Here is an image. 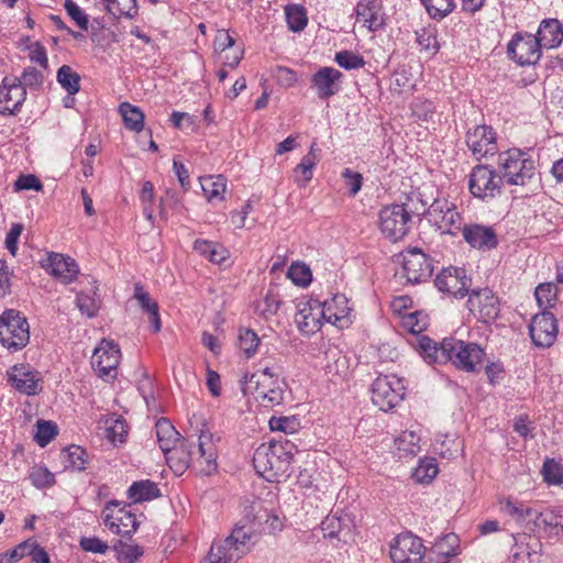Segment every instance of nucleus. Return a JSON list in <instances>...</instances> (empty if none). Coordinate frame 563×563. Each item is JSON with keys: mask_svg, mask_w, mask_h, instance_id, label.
Here are the masks:
<instances>
[{"mask_svg": "<svg viewBox=\"0 0 563 563\" xmlns=\"http://www.w3.org/2000/svg\"><path fill=\"white\" fill-rule=\"evenodd\" d=\"M131 505L118 500L107 503L103 510L104 525L115 534L131 537L139 528L135 514L130 509Z\"/></svg>", "mask_w": 563, "mask_h": 563, "instance_id": "nucleus-13", "label": "nucleus"}, {"mask_svg": "<svg viewBox=\"0 0 563 563\" xmlns=\"http://www.w3.org/2000/svg\"><path fill=\"white\" fill-rule=\"evenodd\" d=\"M286 20L292 32L302 31L308 23L306 9L300 4H288L285 8Z\"/></svg>", "mask_w": 563, "mask_h": 563, "instance_id": "nucleus-37", "label": "nucleus"}, {"mask_svg": "<svg viewBox=\"0 0 563 563\" xmlns=\"http://www.w3.org/2000/svg\"><path fill=\"white\" fill-rule=\"evenodd\" d=\"M541 43L533 35L517 33L508 43L507 51L519 65H534L541 57Z\"/></svg>", "mask_w": 563, "mask_h": 563, "instance_id": "nucleus-19", "label": "nucleus"}, {"mask_svg": "<svg viewBox=\"0 0 563 563\" xmlns=\"http://www.w3.org/2000/svg\"><path fill=\"white\" fill-rule=\"evenodd\" d=\"M438 472L435 459H424L415 468L412 477L418 483H429L437 476Z\"/></svg>", "mask_w": 563, "mask_h": 563, "instance_id": "nucleus-45", "label": "nucleus"}, {"mask_svg": "<svg viewBox=\"0 0 563 563\" xmlns=\"http://www.w3.org/2000/svg\"><path fill=\"white\" fill-rule=\"evenodd\" d=\"M427 12L432 19L442 20L451 13L455 7L453 0H421Z\"/></svg>", "mask_w": 563, "mask_h": 563, "instance_id": "nucleus-44", "label": "nucleus"}, {"mask_svg": "<svg viewBox=\"0 0 563 563\" xmlns=\"http://www.w3.org/2000/svg\"><path fill=\"white\" fill-rule=\"evenodd\" d=\"M156 435L161 450L167 454L176 446V430L172 422L166 418H161L156 422Z\"/></svg>", "mask_w": 563, "mask_h": 563, "instance_id": "nucleus-32", "label": "nucleus"}, {"mask_svg": "<svg viewBox=\"0 0 563 563\" xmlns=\"http://www.w3.org/2000/svg\"><path fill=\"white\" fill-rule=\"evenodd\" d=\"M241 389L244 395H253L264 407L279 405L284 398V390L278 379L266 377L263 374L245 375L241 379Z\"/></svg>", "mask_w": 563, "mask_h": 563, "instance_id": "nucleus-9", "label": "nucleus"}, {"mask_svg": "<svg viewBox=\"0 0 563 563\" xmlns=\"http://www.w3.org/2000/svg\"><path fill=\"white\" fill-rule=\"evenodd\" d=\"M46 268L49 269L52 275L62 278L66 284L71 283L78 274L75 261L57 253L48 256Z\"/></svg>", "mask_w": 563, "mask_h": 563, "instance_id": "nucleus-27", "label": "nucleus"}, {"mask_svg": "<svg viewBox=\"0 0 563 563\" xmlns=\"http://www.w3.org/2000/svg\"><path fill=\"white\" fill-rule=\"evenodd\" d=\"M397 448L405 455H417L420 451L419 437L413 431H405L396 441Z\"/></svg>", "mask_w": 563, "mask_h": 563, "instance_id": "nucleus-50", "label": "nucleus"}, {"mask_svg": "<svg viewBox=\"0 0 563 563\" xmlns=\"http://www.w3.org/2000/svg\"><path fill=\"white\" fill-rule=\"evenodd\" d=\"M191 432L187 438L178 431V476L190 468L197 475H211L218 468L217 448L212 434L205 431V420L194 413L188 419Z\"/></svg>", "mask_w": 563, "mask_h": 563, "instance_id": "nucleus-1", "label": "nucleus"}, {"mask_svg": "<svg viewBox=\"0 0 563 563\" xmlns=\"http://www.w3.org/2000/svg\"><path fill=\"white\" fill-rule=\"evenodd\" d=\"M97 289H98L97 286L92 287V289H91L92 295L85 294L84 291H80L76 298V303H77V307L80 310V312L82 314H87L90 318L96 316L98 312V309H99V301L96 298Z\"/></svg>", "mask_w": 563, "mask_h": 563, "instance_id": "nucleus-46", "label": "nucleus"}, {"mask_svg": "<svg viewBox=\"0 0 563 563\" xmlns=\"http://www.w3.org/2000/svg\"><path fill=\"white\" fill-rule=\"evenodd\" d=\"M128 430L123 419H113L110 426L106 428V438L112 443H123L125 441Z\"/></svg>", "mask_w": 563, "mask_h": 563, "instance_id": "nucleus-54", "label": "nucleus"}, {"mask_svg": "<svg viewBox=\"0 0 563 563\" xmlns=\"http://www.w3.org/2000/svg\"><path fill=\"white\" fill-rule=\"evenodd\" d=\"M468 294V309L479 321L488 323L498 317L499 300L489 288L474 289Z\"/></svg>", "mask_w": 563, "mask_h": 563, "instance_id": "nucleus-17", "label": "nucleus"}, {"mask_svg": "<svg viewBox=\"0 0 563 563\" xmlns=\"http://www.w3.org/2000/svg\"><path fill=\"white\" fill-rule=\"evenodd\" d=\"M401 255L402 269L408 283L419 284L431 277V261L420 249H408Z\"/></svg>", "mask_w": 563, "mask_h": 563, "instance_id": "nucleus-16", "label": "nucleus"}, {"mask_svg": "<svg viewBox=\"0 0 563 563\" xmlns=\"http://www.w3.org/2000/svg\"><path fill=\"white\" fill-rule=\"evenodd\" d=\"M351 310L347 298L338 294L322 306L318 300L298 303L295 322L301 332L310 334L320 329V319L343 327L342 322L349 318Z\"/></svg>", "mask_w": 563, "mask_h": 563, "instance_id": "nucleus-4", "label": "nucleus"}, {"mask_svg": "<svg viewBox=\"0 0 563 563\" xmlns=\"http://www.w3.org/2000/svg\"><path fill=\"white\" fill-rule=\"evenodd\" d=\"M342 73L333 67H322L312 76V84L320 99L334 96L340 89Z\"/></svg>", "mask_w": 563, "mask_h": 563, "instance_id": "nucleus-25", "label": "nucleus"}, {"mask_svg": "<svg viewBox=\"0 0 563 563\" xmlns=\"http://www.w3.org/2000/svg\"><path fill=\"white\" fill-rule=\"evenodd\" d=\"M342 177L344 178V181L346 186L350 187V195L355 196L363 184V177L360 173L353 172L350 168H345L342 173Z\"/></svg>", "mask_w": 563, "mask_h": 563, "instance_id": "nucleus-63", "label": "nucleus"}, {"mask_svg": "<svg viewBox=\"0 0 563 563\" xmlns=\"http://www.w3.org/2000/svg\"><path fill=\"white\" fill-rule=\"evenodd\" d=\"M419 347L429 363L451 362L456 368L476 372L481 368L484 351L476 343L445 338L437 343L428 336L419 339Z\"/></svg>", "mask_w": 563, "mask_h": 563, "instance_id": "nucleus-2", "label": "nucleus"}, {"mask_svg": "<svg viewBox=\"0 0 563 563\" xmlns=\"http://www.w3.org/2000/svg\"><path fill=\"white\" fill-rule=\"evenodd\" d=\"M30 341L27 319L18 310L7 309L0 316V343L9 351L22 350Z\"/></svg>", "mask_w": 563, "mask_h": 563, "instance_id": "nucleus-8", "label": "nucleus"}, {"mask_svg": "<svg viewBox=\"0 0 563 563\" xmlns=\"http://www.w3.org/2000/svg\"><path fill=\"white\" fill-rule=\"evenodd\" d=\"M503 177L488 165H476L468 177L471 194L478 199H493L501 195Z\"/></svg>", "mask_w": 563, "mask_h": 563, "instance_id": "nucleus-11", "label": "nucleus"}, {"mask_svg": "<svg viewBox=\"0 0 563 563\" xmlns=\"http://www.w3.org/2000/svg\"><path fill=\"white\" fill-rule=\"evenodd\" d=\"M257 534L252 527L236 523L230 536L212 544L207 556L208 563H236L251 551Z\"/></svg>", "mask_w": 563, "mask_h": 563, "instance_id": "nucleus-5", "label": "nucleus"}, {"mask_svg": "<svg viewBox=\"0 0 563 563\" xmlns=\"http://www.w3.org/2000/svg\"><path fill=\"white\" fill-rule=\"evenodd\" d=\"M22 231H23V224H21V223H13L11 225L9 232L7 233L4 243H5L7 250L9 251V253L12 256L16 255V252H18V241H19V238H20Z\"/></svg>", "mask_w": 563, "mask_h": 563, "instance_id": "nucleus-61", "label": "nucleus"}, {"mask_svg": "<svg viewBox=\"0 0 563 563\" xmlns=\"http://www.w3.org/2000/svg\"><path fill=\"white\" fill-rule=\"evenodd\" d=\"M434 284L440 291L463 298L470 292L471 279L464 269L449 267L437 275Z\"/></svg>", "mask_w": 563, "mask_h": 563, "instance_id": "nucleus-21", "label": "nucleus"}, {"mask_svg": "<svg viewBox=\"0 0 563 563\" xmlns=\"http://www.w3.org/2000/svg\"><path fill=\"white\" fill-rule=\"evenodd\" d=\"M7 379L12 388L23 395L34 396L42 390L41 374L29 364H15L10 367L7 371Z\"/></svg>", "mask_w": 563, "mask_h": 563, "instance_id": "nucleus-15", "label": "nucleus"}, {"mask_svg": "<svg viewBox=\"0 0 563 563\" xmlns=\"http://www.w3.org/2000/svg\"><path fill=\"white\" fill-rule=\"evenodd\" d=\"M31 549V542L24 541L16 545L14 549L4 553L0 556V563H13L15 561L21 560L22 558L29 555V550Z\"/></svg>", "mask_w": 563, "mask_h": 563, "instance_id": "nucleus-59", "label": "nucleus"}, {"mask_svg": "<svg viewBox=\"0 0 563 563\" xmlns=\"http://www.w3.org/2000/svg\"><path fill=\"white\" fill-rule=\"evenodd\" d=\"M558 291L559 285L553 283H543L536 288L534 296L543 311L554 306Z\"/></svg>", "mask_w": 563, "mask_h": 563, "instance_id": "nucleus-39", "label": "nucleus"}, {"mask_svg": "<svg viewBox=\"0 0 563 563\" xmlns=\"http://www.w3.org/2000/svg\"><path fill=\"white\" fill-rule=\"evenodd\" d=\"M536 38L545 48L558 47L563 41V26L558 19L543 20Z\"/></svg>", "mask_w": 563, "mask_h": 563, "instance_id": "nucleus-28", "label": "nucleus"}, {"mask_svg": "<svg viewBox=\"0 0 563 563\" xmlns=\"http://www.w3.org/2000/svg\"><path fill=\"white\" fill-rule=\"evenodd\" d=\"M314 145L313 143L310 147L308 154H306L301 162L296 166L295 172H300L302 174V179H296V183L299 187H305L308 181L312 178V170L317 164V156L314 154Z\"/></svg>", "mask_w": 563, "mask_h": 563, "instance_id": "nucleus-42", "label": "nucleus"}, {"mask_svg": "<svg viewBox=\"0 0 563 563\" xmlns=\"http://www.w3.org/2000/svg\"><path fill=\"white\" fill-rule=\"evenodd\" d=\"M64 8L67 12V14L74 20V22L77 24V26L82 30L87 31L89 25V20L87 14L84 13V11L77 5V3L73 0H65Z\"/></svg>", "mask_w": 563, "mask_h": 563, "instance_id": "nucleus-55", "label": "nucleus"}, {"mask_svg": "<svg viewBox=\"0 0 563 563\" xmlns=\"http://www.w3.org/2000/svg\"><path fill=\"white\" fill-rule=\"evenodd\" d=\"M120 112L126 129L140 132L144 128V114L135 106L129 102H123L120 106Z\"/></svg>", "mask_w": 563, "mask_h": 563, "instance_id": "nucleus-34", "label": "nucleus"}, {"mask_svg": "<svg viewBox=\"0 0 563 563\" xmlns=\"http://www.w3.org/2000/svg\"><path fill=\"white\" fill-rule=\"evenodd\" d=\"M558 331L556 319L550 311L536 314L529 327L530 338L539 347H550L556 340Z\"/></svg>", "mask_w": 563, "mask_h": 563, "instance_id": "nucleus-20", "label": "nucleus"}, {"mask_svg": "<svg viewBox=\"0 0 563 563\" xmlns=\"http://www.w3.org/2000/svg\"><path fill=\"white\" fill-rule=\"evenodd\" d=\"M26 99V91L12 77H4L0 85V114L15 115Z\"/></svg>", "mask_w": 563, "mask_h": 563, "instance_id": "nucleus-22", "label": "nucleus"}, {"mask_svg": "<svg viewBox=\"0 0 563 563\" xmlns=\"http://www.w3.org/2000/svg\"><path fill=\"white\" fill-rule=\"evenodd\" d=\"M544 482L552 485L563 483V467L553 459H547L542 466Z\"/></svg>", "mask_w": 563, "mask_h": 563, "instance_id": "nucleus-49", "label": "nucleus"}, {"mask_svg": "<svg viewBox=\"0 0 563 563\" xmlns=\"http://www.w3.org/2000/svg\"><path fill=\"white\" fill-rule=\"evenodd\" d=\"M423 554L421 539L411 533L397 536L390 545V559L394 563H420Z\"/></svg>", "mask_w": 563, "mask_h": 563, "instance_id": "nucleus-18", "label": "nucleus"}, {"mask_svg": "<svg viewBox=\"0 0 563 563\" xmlns=\"http://www.w3.org/2000/svg\"><path fill=\"white\" fill-rule=\"evenodd\" d=\"M57 81L70 96L76 95L80 90V76L68 65H63L58 68Z\"/></svg>", "mask_w": 563, "mask_h": 563, "instance_id": "nucleus-35", "label": "nucleus"}, {"mask_svg": "<svg viewBox=\"0 0 563 563\" xmlns=\"http://www.w3.org/2000/svg\"><path fill=\"white\" fill-rule=\"evenodd\" d=\"M466 144L477 159L494 155L497 152L495 133L487 125H477L473 131H468Z\"/></svg>", "mask_w": 563, "mask_h": 563, "instance_id": "nucleus-23", "label": "nucleus"}, {"mask_svg": "<svg viewBox=\"0 0 563 563\" xmlns=\"http://www.w3.org/2000/svg\"><path fill=\"white\" fill-rule=\"evenodd\" d=\"M408 200V202L400 205L393 203L385 206L379 211V229L383 235L391 242L401 240L407 235L413 214H424L423 203H421V208L412 207V199L409 198Z\"/></svg>", "mask_w": 563, "mask_h": 563, "instance_id": "nucleus-6", "label": "nucleus"}, {"mask_svg": "<svg viewBox=\"0 0 563 563\" xmlns=\"http://www.w3.org/2000/svg\"><path fill=\"white\" fill-rule=\"evenodd\" d=\"M258 344L260 338L253 330H240L239 346L246 354L247 357H251L256 353Z\"/></svg>", "mask_w": 563, "mask_h": 563, "instance_id": "nucleus-52", "label": "nucleus"}, {"mask_svg": "<svg viewBox=\"0 0 563 563\" xmlns=\"http://www.w3.org/2000/svg\"><path fill=\"white\" fill-rule=\"evenodd\" d=\"M405 386L396 375L378 376L372 384V401L382 411L395 408L405 397Z\"/></svg>", "mask_w": 563, "mask_h": 563, "instance_id": "nucleus-10", "label": "nucleus"}, {"mask_svg": "<svg viewBox=\"0 0 563 563\" xmlns=\"http://www.w3.org/2000/svg\"><path fill=\"white\" fill-rule=\"evenodd\" d=\"M113 550L118 560L124 561L125 563H135L144 553L142 547L128 544L121 540H118L113 544Z\"/></svg>", "mask_w": 563, "mask_h": 563, "instance_id": "nucleus-43", "label": "nucleus"}, {"mask_svg": "<svg viewBox=\"0 0 563 563\" xmlns=\"http://www.w3.org/2000/svg\"><path fill=\"white\" fill-rule=\"evenodd\" d=\"M287 275L298 286H307L311 282V271L305 264H292Z\"/></svg>", "mask_w": 563, "mask_h": 563, "instance_id": "nucleus-56", "label": "nucleus"}, {"mask_svg": "<svg viewBox=\"0 0 563 563\" xmlns=\"http://www.w3.org/2000/svg\"><path fill=\"white\" fill-rule=\"evenodd\" d=\"M121 352L113 341L103 339L93 350L91 365L98 376L103 379H113L117 376V367L120 363Z\"/></svg>", "mask_w": 563, "mask_h": 563, "instance_id": "nucleus-14", "label": "nucleus"}, {"mask_svg": "<svg viewBox=\"0 0 563 563\" xmlns=\"http://www.w3.org/2000/svg\"><path fill=\"white\" fill-rule=\"evenodd\" d=\"M15 190H36L40 191L43 188L41 180L35 175H21L14 183Z\"/></svg>", "mask_w": 563, "mask_h": 563, "instance_id": "nucleus-62", "label": "nucleus"}, {"mask_svg": "<svg viewBox=\"0 0 563 563\" xmlns=\"http://www.w3.org/2000/svg\"><path fill=\"white\" fill-rule=\"evenodd\" d=\"M423 216L442 234L455 235L462 230V217L455 205L446 199H434L430 207L424 209Z\"/></svg>", "mask_w": 563, "mask_h": 563, "instance_id": "nucleus-12", "label": "nucleus"}, {"mask_svg": "<svg viewBox=\"0 0 563 563\" xmlns=\"http://www.w3.org/2000/svg\"><path fill=\"white\" fill-rule=\"evenodd\" d=\"M434 26H427L416 31L417 42L424 51H433V54L440 49V44L437 41Z\"/></svg>", "mask_w": 563, "mask_h": 563, "instance_id": "nucleus-48", "label": "nucleus"}, {"mask_svg": "<svg viewBox=\"0 0 563 563\" xmlns=\"http://www.w3.org/2000/svg\"><path fill=\"white\" fill-rule=\"evenodd\" d=\"M80 548L86 552L104 554L109 549L108 544L97 537L81 538Z\"/></svg>", "mask_w": 563, "mask_h": 563, "instance_id": "nucleus-60", "label": "nucleus"}, {"mask_svg": "<svg viewBox=\"0 0 563 563\" xmlns=\"http://www.w3.org/2000/svg\"><path fill=\"white\" fill-rule=\"evenodd\" d=\"M523 540H527V542L520 541L516 543V551L512 553L514 563L537 562L542 548L541 542L526 534L523 536Z\"/></svg>", "mask_w": 563, "mask_h": 563, "instance_id": "nucleus-30", "label": "nucleus"}, {"mask_svg": "<svg viewBox=\"0 0 563 563\" xmlns=\"http://www.w3.org/2000/svg\"><path fill=\"white\" fill-rule=\"evenodd\" d=\"M503 183L510 186H526L536 177V164L520 150L512 148L498 156Z\"/></svg>", "mask_w": 563, "mask_h": 563, "instance_id": "nucleus-7", "label": "nucleus"}, {"mask_svg": "<svg viewBox=\"0 0 563 563\" xmlns=\"http://www.w3.org/2000/svg\"><path fill=\"white\" fill-rule=\"evenodd\" d=\"M501 509L517 521H523L526 518L532 517L533 515L532 508L523 507L522 504H514L510 499L505 500Z\"/></svg>", "mask_w": 563, "mask_h": 563, "instance_id": "nucleus-57", "label": "nucleus"}, {"mask_svg": "<svg viewBox=\"0 0 563 563\" xmlns=\"http://www.w3.org/2000/svg\"><path fill=\"white\" fill-rule=\"evenodd\" d=\"M434 110L435 107L433 102L429 100L417 102L413 106L415 115H417L419 119H422L423 121H428L429 119H431L432 114L434 113Z\"/></svg>", "mask_w": 563, "mask_h": 563, "instance_id": "nucleus-64", "label": "nucleus"}, {"mask_svg": "<svg viewBox=\"0 0 563 563\" xmlns=\"http://www.w3.org/2000/svg\"><path fill=\"white\" fill-rule=\"evenodd\" d=\"M159 496V489L148 479L134 482L128 489V497L134 503H143Z\"/></svg>", "mask_w": 563, "mask_h": 563, "instance_id": "nucleus-31", "label": "nucleus"}, {"mask_svg": "<svg viewBox=\"0 0 563 563\" xmlns=\"http://www.w3.org/2000/svg\"><path fill=\"white\" fill-rule=\"evenodd\" d=\"M334 60L340 67L351 70L358 69L365 66L364 58L351 51H341L335 54Z\"/></svg>", "mask_w": 563, "mask_h": 563, "instance_id": "nucleus-51", "label": "nucleus"}, {"mask_svg": "<svg viewBox=\"0 0 563 563\" xmlns=\"http://www.w3.org/2000/svg\"><path fill=\"white\" fill-rule=\"evenodd\" d=\"M106 3L107 11L114 18H133L136 12V0H102Z\"/></svg>", "mask_w": 563, "mask_h": 563, "instance_id": "nucleus-38", "label": "nucleus"}, {"mask_svg": "<svg viewBox=\"0 0 563 563\" xmlns=\"http://www.w3.org/2000/svg\"><path fill=\"white\" fill-rule=\"evenodd\" d=\"M66 467L76 471H85L88 465V453L79 445H70L63 453Z\"/></svg>", "mask_w": 563, "mask_h": 563, "instance_id": "nucleus-36", "label": "nucleus"}, {"mask_svg": "<svg viewBox=\"0 0 563 563\" xmlns=\"http://www.w3.org/2000/svg\"><path fill=\"white\" fill-rule=\"evenodd\" d=\"M134 299L137 301L144 312L148 314V321L154 332L161 331V318L158 313V303L152 299L151 295L144 290L140 283L134 285Z\"/></svg>", "mask_w": 563, "mask_h": 563, "instance_id": "nucleus-29", "label": "nucleus"}, {"mask_svg": "<svg viewBox=\"0 0 563 563\" xmlns=\"http://www.w3.org/2000/svg\"><path fill=\"white\" fill-rule=\"evenodd\" d=\"M538 519H541L543 530L559 528L560 519H563V506H555L538 512Z\"/></svg>", "mask_w": 563, "mask_h": 563, "instance_id": "nucleus-53", "label": "nucleus"}, {"mask_svg": "<svg viewBox=\"0 0 563 563\" xmlns=\"http://www.w3.org/2000/svg\"><path fill=\"white\" fill-rule=\"evenodd\" d=\"M12 79L16 80L25 91L27 89L38 90L44 82L43 73L32 66L24 68L20 77H12Z\"/></svg>", "mask_w": 563, "mask_h": 563, "instance_id": "nucleus-41", "label": "nucleus"}, {"mask_svg": "<svg viewBox=\"0 0 563 563\" xmlns=\"http://www.w3.org/2000/svg\"><path fill=\"white\" fill-rule=\"evenodd\" d=\"M356 21L369 31H377L385 24L382 0H360L356 4Z\"/></svg>", "mask_w": 563, "mask_h": 563, "instance_id": "nucleus-24", "label": "nucleus"}, {"mask_svg": "<svg viewBox=\"0 0 563 563\" xmlns=\"http://www.w3.org/2000/svg\"><path fill=\"white\" fill-rule=\"evenodd\" d=\"M297 446L284 435L261 444L254 452L253 465L267 482L286 481L292 473V461Z\"/></svg>", "mask_w": 563, "mask_h": 563, "instance_id": "nucleus-3", "label": "nucleus"}, {"mask_svg": "<svg viewBox=\"0 0 563 563\" xmlns=\"http://www.w3.org/2000/svg\"><path fill=\"white\" fill-rule=\"evenodd\" d=\"M280 308V299L278 295L268 291L264 298L255 302V312L264 319L275 316Z\"/></svg>", "mask_w": 563, "mask_h": 563, "instance_id": "nucleus-40", "label": "nucleus"}, {"mask_svg": "<svg viewBox=\"0 0 563 563\" xmlns=\"http://www.w3.org/2000/svg\"><path fill=\"white\" fill-rule=\"evenodd\" d=\"M57 434V427L52 421L38 420L36 423V432L34 435L35 442L44 448L47 445Z\"/></svg>", "mask_w": 563, "mask_h": 563, "instance_id": "nucleus-47", "label": "nucleus"}, {"mask_svg": "<svg viewBox=\"0 0 563 563\" xmlns=\"http://www.w3.org/2000/svg\"><path fill=\"white\" fill-rule=\"evenodd\" d=\"M200 187L202 191L205 192L206 198L210 201L212 199H223V195L225 192L227 188V180L224 176L217 175V176H207V177H200Z\"/></svg>", "mask_w": 563, "mask_h": 563, "instance_id": "nucleus-33", "label": "nucleus"}, {"mask_svg": "<svg viewBox=\"0 0 563 563\" xmlns=\"http://www.w3.org/2000/svg\"><path fill=\"white\" fill-rule=\"evenodd\" d=\"M464 240L476 249H495L498 244L495 231L482 224H468L462 228Z\"/></svg>", "mask_w": 563, "mask_h": 563, "instance_id": "nucleus-26", "label": "nucleus"}, {"mask_svg": "<svg viewBox=\"0 0 563 563\" xmlns=\"http://www.w3.org/2000/svg\"><path fill=\"white\" fill-rule=\"evenodd\" d=\"M30 479L36 487H49L55 483L54 475L46 467H34L30 473Z\"/></svg>", "mask_w": 563, "mask_h": 563, "instance_id": "nucleus-58", "label": "nucleus"}]
</instances>
